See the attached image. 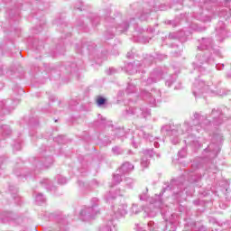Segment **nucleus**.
I'll return each instance as SVG.
<instances>
[{
	"instance_id": "f257e3e1",
	"label": "nucleus",
	"mask_w": 231,
	"mask_h": 231,
	"mask_svg": "<svg viewBox=\"0 0 231 231\" xmlns=\"http://www.w3.org/2000/svg\"><path fill=\"white\" fill-rule=\"evenodd\" d=\"M105 199L106 203L111 205V208L114 212L111 218L108 220L106 226L100 227V231H116V212L115 211V202L116 201V187L112 186L110 190L106 194Z\"/></svg>"
},
{
	"instance_id": "f03ea898",
	"label": "nucleus",
	"mask_w": 231,
	"mask_h": 231,
	"mask_svg": "<svg viewBox=\"0 0 231 231\" xmlns=\"http://www.w3.org/2000/svg\"><path fill=\"white\" fill-rule=\"evenodd\" d=\"M22 7V10H30L32 5H30V0H18L14 3V6L6 11V14L9 17V24L12 26V23H19V15L21 12L19 8Z\"/></svg>"
},
{
	"instance_id": "7ed1b4c3",
	"label": "nucleus",
	"mask_w": 231,
	"mask_h": 231,
	"mask_svg": "<svg viewBox=\"0 0 231 231\" xmlns=\"http://www.w3.org/2000/svg\"><path fill=\"white\" fill-rule=\"evenodd\" d=\"M91 207L84 208L79 213L81 221H89V219H95L98 211L95 210L96 207H98V199L93 198L90 201Z\"/></svg>"
},
{
	"instance_id": "20e7f679",
	"label": "nucleus",
	"mask_w": 231,
	"mask_h": 231,
	"mask_svg": "<svg viewBox=\"0 0 231 231\" xmlns=\"http://www.w3.org/2000/svg\"><path fill=\"white\" fill-rule=\"evenodd\" d=\"M21 102L19 97L15 99H6L0 102V115H10L13 109H15V106Z\"/></svg>"
},
{
	"instance_id": "39448f33",
	"label": "nucleus",
	"mask_w": 231,
	"mask_h": 231,
	"mask_svg": "<svg viewBox=\"0 0 231 231\" xmlns=\"http://www.w3.org/2000/svg\"><path fill=\"white\" fill-rule=\"evenodd\" d=\"M82 60H78V62L67 63L65 69L67 73L76 77V79H80V70L82 69Z\"/></svg>"
},
{
	"instance_id": "423d86ee",
	"label": "nucleus",
	"mask_w": 231,
	"mask_h": 231,
	"mask_svg": "<svg viewBox=\"0 0 231 231\" xmlns=\"http://www.w3.org/2000/svg\"><path fill=\"white\" fill-rule=\"evenodd\" d=\"M34 163L38 169H49L53 165V157L51 155H43L41 161L36 159Z\"/></svg>"
},
{
	"instance_id": "0eeeda50",
	"label": "nucleus",
	"mask_w": 231,
	"mask_h": 231,
	"mask_svg": "<svg viewBox=\"0 0 231 231\" xmlns=\"http://www.w3.org/2000/svg\"><path fill=\"white\" fill-rule=\"evenodd\" d=\"M97 48V45L93 42H88L83 40L80 44H76L77 53H84V51H93Z\"/></svg>"
},
{
	"instance_id": "6e6552de",
	"label": "nucleus",
	"mask_w": 231,
	"mask_h": 231,
	"mask_svg": "<svg viewBox=\"0 0 231 231\" xmlns=\"http://www.w3.org/2000/svg\"><path fill=\"white\" fill-rule=\"evenodd\" d=\"M11 134L12 129H10L8 125L0 126V143H2L3 140H6V136H10Z\"/></svg>"
},
{
	"instance_id": "1a4fd4ad",
	"label": "nucleus",
	"mask_w": 231,
	"mask_h": 231,
	"mask_svg": "<svg viewBox=\"0 0 231 231\" xmlns=\"http://www.w3.org/2000/svg\"><path fill=\"white\" fill-rule=\"evenodd\" d=\"M42 187H44L46 190H57V188L53 186L51 180L50 179H43L40 181Z\"/></svg>"
},
{
	"instance_id": "9d476101",
	"label": "nucleus",
	"mask_w": 231,
	"mask_h": 231,
	"mask_svg": "<svg viewBox=\"0 0 231 231\" xmlns=\"http://www.w3.org/2000/svg\"><path fill=\"white\" fill-rule=\"evenodd\" d=\"M66 42H68V40H66V38H61V40L57 44L56 51H58L60 55L64 54V51H66Z\"/></svg>"
},
{
	"instance_id": "9b49d317",
	"label": "nucleus",
	"mask_w": 231,
	"mask_h": 231,
	"mask_svg": "<svg viewBox=\"0 0 231 231\" xmlns=\"http://www.w3.org/2000/svg\"><path fill=\"white\" fill-rule=\"evenodd\" d=\"M9 190H10L11 192H13V195H12V196H13V198H14L15 203H17V205H21V197H19V196L17 195V189H14V186H10V187H9Z\"/></svg>"
},
{
	"instance_id": "f8f14e48",
	"label": "nucleus",
	"mask_w": 231,
	"mask_h": 231,
	"mask_svg": "<svg viewBox=\"0 0 231 231\" xmlns=\"http://www.w3.org/2000/svg\"><path fill=\"white\" fill-rule=\"evenodd\" d=\"M58 223L60 226L59 231H68V227H66V223H67L66 218H63L62 217H59Z\"/></svg>"
},
{
	"instance_id": "ddd939ff",
	"label": "nucleus",
	"mask_w": 231,
	"mask_h": 231,
	"mask_svg": "<svg viewBox=\"0 0 231 231\" xmlns=\"http://www.w3.org/2000/svg\"><path fill=\"white\" fill-rule=\"evenodd\" d=\"M35 202L36 205H44V203H46V198L42 193H38L35 196Z\"/></svg>"
},
{
	"instance_id": "4468645a",
	"label": "nucleus",
	"mask_w": 231,
	"mask_h": 231,
	"mask_svg": "<svg viewBox=\"0 0 231 231\" xmlns=\"http://www.w3.org/2000/svg\"><path fill=\"white\" fill-rule=\"evenodd\" d=\"M133 169H134V166L133 164H131V162H125L121 166L120 171H122L123 172H131V171H133Z\"/></svg>"
},
{
	"instance_id": "2eb2a0df",
	"label": "nucleus",
	"mask_w": 231,
	"mask_h": 231,
	"mask_svg": "<svg viewBox=\"0 0 231 231\" xmlns=\"http://www.w3.org/2000/svg\"><path fill=\"white\" fill-rule=\"evenodd\" d=\"M96 103L97 107H104V106H106V104H107V99L102 96H97V99H96Z\"/></svg>"
},
{
	"instance_id": "dca6fc26",
	"label": "nucleus",
	"mask_w": 231,
	"mask_h": 231,
	"mask_svg": "<svg viewBox=\"0 0 231 231\" xmlns=\"http://www.w3.org/2000/svg\"><path fill=\"white\" fill-rule=\"evenodd\" d=\"M109 15H111V10L106 11V14L105 15V19H106V23H111V26H115V24H116V20L115 19V17H111Z\"/></svg>"
},
{
	"instance_id": "f3484780",
	"label": "nucleus",
	"mask_w": 231,
	"mask_h": 231,
	"mask_svg": "<svg viewBox=\"0 0 231 231\" xmlns=\"http://www.w3.org/2000/svg\"><path fill=\"white\" fill-rule=\"evenodd\" d=\"M0 219L2 220V223H6V221H12V213L6 212V213H0Z\"/></svg>"
},
{
	"instance_id": "a211bd4d",
	"label": "nucleus",
	"mask_w": 231,
	"mask_h": 231,
	"mask_svg": "<svg viewBox=\"0 0 231 231\" xmlns=\"http://www.w3.org/2000/svg\"><path fill=\"white\" fill-rule=\"evenodd\" d=\"M98 120H100L101 125H105V127H111L113 129V122L106 121L101 115H98Z\"/></svg>"
},
{
	"instance_id": "6ab92c4d",
	"label": "nucleus",
	"mask_w": 231,
	"mask_h": 231,
	"mask_svg": "<svg viewBox=\"0 0 231 231\" xmlns=\"http://www.w3.org/2000/svg\"><path fill=\"white\" fill-rule=\"evenodd\" d=\"M89 19L93 26H98V23H100V18L98 17V15L92 14H90Z\"/></svg>"
},
{
	"instance_id": "aec40b11",
	"label": "nucleus",
	"mask_w": 231,
	"mask_h": 231,
	"mask_svg": "<svg viewBox=\"0 0 231 231\" xmlns=\"http://www.w3.org/2000/svg\"><path fill=\"white\" fill-rule=\"evenodd\" d=\"M22 148H23V143L21 139H17L16 141H14V143L13 144L14 151H21Z\"/></svg>"
},
{
	"instance_id": "412c9836",
	"label": "nucleus",
	"mask_w": 231,
	"mask_h": 231,
	"mask_svg": "<svg viewBox=\"0 0 231 231\" xmlns=\"http://www.w3.org/2000/svg\"><path fill=\"white\" fill-rule=\"evenodd\" d=\"M56 180L59 185H66V183H68V179L62 175H58Z\"/></svg>"
},
{
	"instance_id": "4be33fe9",
	"label": "nucleus",
	"mask_w": 231,
	"mask_h": 231,
	"mask_svg": "<svg viewBox=\"0 0 231 231\" xmlns=\"http://www.w3.org/2000/svg\"><path fill=\"white\" fill-rule=\"evenodd\" d=\"M39 125V119L37 118H31L29 119V127L32 129L33 127H37Z\"/></svg>"
},
{
	"instance_id": "5701e85b",
	"label": "nucleus",
	"mask_w": 231,
	"mask_h": 231,
	"mask_svg": "<svg viewBox=\"0 0 231 231\" xmlns=\"http://www.w3.org/2000/svg\"><path fill=\"white\" fill-rule=\"evenodd\" d=\"M74 8L76 10H79L80 12H82V10H86V8H84V3L82 2V0H78Z\"/></svg>"
},
{
	"instance_id": "b1692460",
	"label": "nucleus",
	"mask_w": 231,
	"mask_h": 231,
	"mask_svg": "<svg viewBox=\"0 0 231 231\" xmlns=\"http://www.w3.org/2000/svg\"><path fill=\"white\" fill-rule=\"evenodd\" d=\"M77 106H79V101H77L75 99L69 101V107L72 111H75V109H77Z\"/></svg>"
},
{
	"instance_id": "393cba45",
	"label": "nucleus",
	"mask_w": 231,
	"mask_h": 231,
	"mask_svg": "<svg viewBox=\"0 0 231 231\" xmlns=\"http://www.w3.org/2000/svg\"><path fill=\"white\" fill-rule=\"evenodd\" d=\"M114 38H115V33H113V31L108 29L105 33V39H106V41H109V39H114Z\"/></svg>"
},
{
	"instance_id": "a878e982",
	"label": "nucleus",
	"mask_w": 231,
	"mask_h": 231,
	"mask_svg": "<svg viewBox=\"0 0 231 231\" xmlns=\"http://www.w3.org/2000/svg\"><path fill=\"white\" fill-rule=\"evenodd\" d=\"M77 26L80 29V30H84V32H88L87 26L86 24H84V21L79 20L77 22Z\"/></svg>"
},
{
	"instance_id": "bb28decb",
	"label": "nucleus",
	"mask_w": 231,
	"mask_h": 231,
	"mask_svg": "<svg viewBox=\"0 0 231 231\" xmlns=\"http://www.w3.org/2000/svg\"><path fill=\"white\" fill-rule=\"evenodd\" d=\"M66 137L64 135H60L56 138H54V142H57L58 143H66Z\"/></svg>"
},
{
	"instance_id": "cd10ccee",
	"label": "nucleus",
	"mask_w": 231,
	"mask_h": 231,
	"mask_svg": "<svg viewBox=\"0 0 231 231\" xmlns=\"http://www.w3.org/2000/svg\"><path fill=\"white\" fill-rule=\"evenodd\" d=\"M54 24H57V26H68V24L66 23V22H64L62 19H59L54 21Z\"/></svg>"
},
{
	"instance_id": "c85d7f7f",
	"label": "nucleus",
	"mask_w": 231,
	"mask_h": 231,
	"mask_svg": "<svg viewBox=\"0 0 231 231\" xmlns=\"http://www.w3.org/2000/svg\"><path fill=\"white\" fill-rule=\"evenodd\" d=\"M14 92L17 93L18 95H24V89L21 87L14 88Z\"/></svg>"
},
{
	"instance_id": "c756f323",
	"label": "nucleus",
	"mask_w": 231,
	"mask_h": 231,
	"mask_svg": "<svg viewBox=\"0 0 231 231\" xmlns=\"http://www.w3.org/2000/svg\"><path fill=\"white\" fill-rule=\"evenodd\" d=\"M45 71H53V67L51 64H44Z\"/></svg>"
},
{
	"instance_id": "7c9ffc66",
	"label": "nucleus",
	"mask_w": 231,
	"mask_h": 231,
	"mask_svg": "<svg viewBox=\"0 0 231 231\" xmlns=\"http://www.w3.org/2000/svg\"><path fill=\"white\" fill-rule=\"evenodd\" d=\"M2 2L8 5H14V1L13 0H2Z\"/></svg>"
},
{
	"instance_id": "2f4dec72",
	"label": "nucleus",
	"mask_w": 231,
	"mask_h": 231,
	"mask_svg": "<svg viewBox=\"0 0 231 231\" xmlns=\"http://www.w3.org/2000/svg\"><path fill=\"white\" fill-rule=\"evenodd\" d=\"M5 162H6V159H5V157H0V169H3Z\"/></svg>"
},
{
	"instance_id": "473e14b6",
	"label": "nucleus",
	"mask_w": 231,
	"mask_h": 231,
	"mask_svg": "<svg viewBox=\"0 0 231 231\" xmlns=\"http://www.w3.org/2000/svg\"><path fill=\"white\" fill-rule=\"evenodd\" d=\"M86 169H87L86 167H82L81 169L79 170L82 176L86 175V173H85L86 172Z\"/></svg>"
},
{
	"instance_id": "72a5a7b5",
	"label": "nucleus",
	"mask_w": 231,
	"mask_h": 231,
	"mask_svg": "<svg viewBox=\"0 0 231 231\" xmlns=\"http://www.w3.org/2000/svg\"><path fill=\"white\" fill-rule=\"evenodd\" d=\"M115 72H116L115 69L111 68L109 69V70H107V75H115Z\"/></svg>"
},
{
	"instance_id": "f704fd0d",
	"label": "nucleus",
	"mask_w": 231,
	"mask_h": 231,
	"mask_svg": "<svg viewBox=\"0 0 231 231\" xmlns=\"http://www.w3.org/2000/svg\"><path fill=\"white\" fill-rule=\"evenodd\" d=\"M5 74V69L0 67V77Z\"/></svg>"
},
{
	"instance_id": "c9c22d12",
	"label": "nucleus",
	"mask_w": 231,
	"mask_h": 231,
	"mask_svg": "<svg viewBox=\"0 0 231 231\" xmlns=\"http://www.w3.org/2000/svg\"><path fill=\"white\" fill-rule=\"evenodd\" d=\"M142 165H143V167H147V165H149V162L147 161L142 162Z\"/></svg>"
},
{
	"instance_id": "e433bc0d",
	"label": "nucleus",
	"mask_w": 231,
	"mask_h": 231,
	"mask_svg": "<svg viewBox=\"0 0 231 231\" xmlns=\"http://www.w3.org/2000/svg\"><path fill=\"white\" fill-rule=\"evenodd\" d=\"M42 32V26H40L37 31H34V33H39V32Z\"/></svg>"
},
{
	"instance_id": "4c0bfd02",
	"label": "nucleus",
	"mask_w": 231,
	"mask_h": 231,
	"mask_svg": "<svg viewBox=\"0 0 231 231\" xmlns=\"http://www.w3.org/2000/svg\"><path fill=\"white\" fill-rule=\"evenodd\" d=\"M78 183L79 187H84V181L79 180Z\"/></svg>"
},
{
	"instance_id": "58836bf2",
	"label": "nucleus",
	"mask_w": 231,
	"mask_h": 231,
	"mask_svg": "<svg viewBox=\"0 0 231 231\" xmlns=\"http://www.w3.org/2000/svg\"><path fill=\"white\" fill-rule=\"evenodd\" d=\"M92 184H93V185H96V187H98V181H97V180H93V181H92Z\"/></svg>"
},
{
	"instance_id": "ea45409f",
	"label": "nucleus",
	"mask_w": 231,
	"mask_h": 231,
	"mask_svg": "<svg viewBox=\"0 0 231 231\" xmlns=\"http://www.w3.org/2000/svg\"><path fill=\"white\" fill-rule=\"evenodd\" d=\"M30 136H32V138H35V134H33V133L30 132Z\"/></svg>"
},
{
	"instance_id": "a19ab883",
	"label": "nucleus",
	"mask_w": 231,
	"mask_h": 231,
	"mask_svg": "<svg viewBox=\"0 0 231 231\" xmlns=\"http://www.w3.org/2000/svg\"><path fill=\"white\" fill-rule=\"evenodd\" d=\"M3 88H5V84L1 83L0 84V89H3Z\"/></svg>"
},
{
	"instance_id": "79ce46f5",
	"label": "nucleus",
	"mask_w": 231,
	"mask_h": 231,
	"mask_svg": "<svg viewBox=\"0 0 231 231\" xmlns=\"http://www.w3.org/2000/svg\"><path fill=\"white\" fill-rule=\"evenodd\" d=\"M48 149H50V148L44 146V152H48Z\"/></svg>"
},
{
	"instance_id": "37998d69",
	"label": "nucleus",
	"mask_w": 231,
	"mask_h": 231,
	"mask_svg": "<svg viewBox=\"0 0 231 231\" xmlns=\"http://www.w3.org/2000/svg\"><path fill=\"white\" fill-rule=\"evenodd\" d=\"M113 152H116V147L112 148Z\"/></svg>"
},
{
	"instance_id": "c03bdc74",
	"label": "nucleus",
	"mask_w": 231,
	"mask_h": 231,
	"mask_svg": "<svg viewBox=\"0 0 231 231\" xmlns=\"http://www.w3.org/2000/svg\"><path fill=\"white\" fill-rule=\"evenodd\" d=\"M67 37H71V33L68 32Z\"/></svg>"
},
{
	"instance_id": "a18cd8bd",
	"label": "nucleus",
	"mask_w": 231,
	"mask_h": 231,
	"mask_svg": "<svg viewBox=\"0 0 231 231\" xmlns=\"http://www.w3.org/2000/svg\"><path fill=\"white\" fill-rule=\"evenodd\" d=\"M36 3H41L42 0H34Z\"/></svg>"
},
{
	"instance_id": "49530a36",
	"label": "nucleus",
	"mask_w": 231,
	"mask_h": 231,
	"mask_svg": "<svg viewBox=\"0 0 231 231\" xmlns=\"http://www.w3.org/2000/svg\"><path fill=\"white\" fill-rule=\"evenodd\" d=\"M118 180H120V176H117V181H118Z\"/></svg>"
},
{
	"instance_id": "de8ad7c7",
	"label": "nucleus",
	"mask_w": 231,
	"mask_h": 231,
	"mask_svg": "<svg viewBox=\"0 0 231 231\" xmlns=\"http://www.w3.org/2000/svg\"><path fill=\"white\" fill-rule=\"evenodd\" d=\"M123 214H125V210L123 211Z\"/></svg>"
}]
</instances>
